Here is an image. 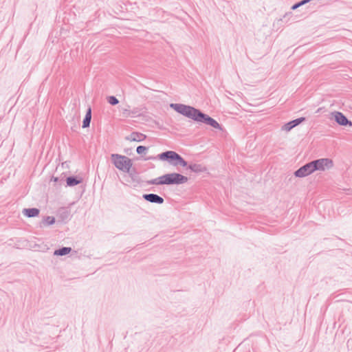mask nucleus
<instances>
[{
    "instance_id": "obj_1",
    "label": "nucleus",
    "mask_w": 352,
    "mask_h": 352,
    "mask_svg": "<svg viewBox=\"0 0 352 352\" xmlns=\"http://www.w3.org/2000/svg\"><path fill=\"white\" fill-rule=\"evenodd\" d=\"M170 107L195 121L205 122L215 129L220 128V125L216 120L193 107L181 104H171Z\"/></svg>"
},
{
    "instance_id": "obj_2",
    "label": "nucleus",
    "mask_w": 352,
    "mask_h": 352,
    "mask_svg": "<svg viewBox=\"0 0 352 352\" xmlns=\"http://www.w3.org/2000/svg\"><path fill=\"white\" fill-rule=\"evenodd\" d=\"M188 181L187 177L179 173H173L164 175L157 178L153 184L157 185H171V184H182Z\"/></svg>"
},
{
    "instance_id": "obj_3",
    "label": "nucleus",
    "mask_w": 352,
    "mask_h": 352,
    "mask_svg": "<svg viewBox=\"0 0 352 352\" xmlns=\"http://www.w3.org/2000/svg\"><path fill=\"white\" fill-rule=\"evenodd\" d=\"M111 159L113 164L118 169L125 173L130 171L133 163L131 160L128 157L119 154H112Z\"/></svg>"
},
{
    "instance_id": "obj_4",
    "label": "nucleus",
    "mask_w": 352,
    "mask_h": 352,
    "mask_svg": "<svg viewBox=\"0 0 352 352\" xmlns=\"http://www.w3.org/2000/svg\"><path fill=\"white\" fill-rule=\"evenodd\" d=\"M159 158L161 160H168L173 166H182L187 165L186 162L177 153L174 151H166L159 155Z\"/></svg>"
},
{
    "instance_id": "obj_5",
    "label": "nucleus",
    "mask_w": 352,
    "mask_h": 352,
    "mask_svg": "<svg viewBox=\"0 0 352 352\" xmlns=\"http://www.w3.org/2000/svg\"><path fill=\"white\" fill-rule=\"evenodd\" d=\"M315 171V166L314 165V163L312 162L304 165L301 168H300L298 170H297L294 175L296 177H304L307 175H309Z\"/></svg>"
},
{
    "instance_id": "obj_6",
    "label": "nucleus",
    "mask_w": 352,
    "mask_h": 352,
    "mask_svg": "<svg viewBox=\"0 0 352 352\" xmlns=\"http://www.w3.org/2000/svg\"><path fill=\"white\" fill-rule=\"evenodd\" d=\"M315 166V170H324L331 168L333 166V162L331 160L327 158H322L312 161Z\"/></svg>"
},
{
    "instance_id": "obj_7",
    "label": "nucleus",
    "mask_w": 352,
    "mask_h": 352,
    "mask_svg": "<svg viewBox=\"0 0 352 352\" xmlns=\"http://www.w3.org/2000/svg\"><path fill=\"white\" fill-rule=\"evenodd\" d=\"M331 116L340 126H352V122L349 120L340 111H333L331 113Z\"/></svg>"
},
{
    "instance_id": "obj_8",
    "label": "nucleus",
    "mask_w": 352,
    "mask_h": 352,
    "mask_svg": "<svg viewBox=\"0 0 352 352\" xmlns=\"http://www.w3.org/2000/svg\"><path fill=\"white\" fill-rule=\"evenodd\" d=\"M146 135L138 133V132H133L131 133L127 137V140L130 142H142L146 139Z\"/></svg>"
},
{
    "instance_id": "obj_9",
    "label": "nucleus",
    "mask_w": 352,
    "mask_h": 352,
    "mask_svg": "<svg viewBox=\"0 0 352 352\" xmlns=\"http://www.w3.org/2000/svg\"><path fill=\"white\" fill-rule=\"evenodd\" d=\"M304 120H305V118H298L296 120H292V121L285 124L283 126V130H284L285 131H289L292 128H294V126L298 125L299 124H300Z\"/></svg>"
},
{
    "instance_id": "obj_10",
    "label": "nucleus",
    "mask_w": 352,
    "mask_h": 352,
    "mask_svg": "<svg viewBox=\"0 0 352 352\" xmlns=\"http://www.w3.org/2000/svg\"><path fill=\"white\" fill-rule=\"evenodd\" d=\"M144 198L153 203L162 204L164 201V199L161 197L155 194L144 195Z\"/></svg>"
},
{
    "instance_id": "obj_11",
    "label": "nucleus",
    "mask_w": 352,
    "mask_h": 352,
    "mask_svg": "<svg viewBox=\"0 0 352 352\" xmlns=\"http://www.w3.org/2000/svg\"><path fill=\"white\" fill-rule=\"evenodd\" d=\"M91 119V110L89 108L82 122V127L87 128L89 126Z\"/></svg>"
},
{
    "instance_id": "obj_12",
    "label": "nucleus",
    "mask_w": 352,
    "mask_h": 352,
    "mask_svg": "<svg viewBox=\"0 0 352 352\" xmlns=\"http://www.w3.org/2000/svg\"><path fill=\"white\" fill-rule=\"evenodd\" d=\"M23 213L29 217H36L38 214L39 210L36 208L25 209Z\"/></svg>"
},
{
    "instance_id": "obj_13",
    "label": "nucleus",
    "mask_w": 352,
    "mask_h": 352,
    "mask_svg": "<svg viewBox=\"0 0 352 352\" xmlns=\"http://www.w3.org/2000/svg\"><path fill=\"white\" fill-rule=\"evenodd\" d=\"M66 181H67V186H76V185H78V184H80L82 182V179H78L77 178L69 177L67 178Z\"/></svg>"
},
{
    "instance_id": "obj_14",
    "label": "nucleus",
    "mask_w": 352,
    "mask_h": 352,
    "mask_svg": "<svg viewBox=\"0 0 352 352\" xmlns=\"http://www.w3.org/2000/svg\"><path fill=\"white\" fill-rule=\"evenodd\" d=\"M71 250H72L70 248H63L61 249L56 250L54 252V254L58 256H63L70 253Z\"/></svg>"
},
{
    "instance_id": "obj_15",
    "label": "nucleus",
    "mask_w": 352,
    "mask_h": 352,
    "mask_svg": "<svg viewBox=\"0 0 352 352\" xmlns=\"http://www.w3.org/2000/svg\"><path fill=\"white\" fill-rule=\"evenodd\" d=\"M107 101L111 105H116L118 103V100L115 96H109L107 98Z\"/></svg>"
},
{
    "instance_id": "obj_16",
    "label": "nucleus",
    "mask_w": 352,
    "mask_h": 352,
    "mask_svg": "<svg viewBox=\"0 0 352 352\" xmlns=\"http://www.w3.org/2000/svg\"><path fill=\"white\" fill-rule=\"evenodd\" d=\"M136 151L138 154H144L147 151V148L144 146H139L137 147Z\"/></svg>"
},
{
    "instance_id": "obj_17",
    "label": "nucleus",
    "mask_w": 352,
    "mask_h": 352,
    "mask_svg": "<svg viewBox=\"0 0 352 352\" xmlns=\"http://www.w3.org/2000/svg\"><path fill=\"white\" fill-rule=\"evenodd\" d=\"M55 222V219L53 217H47L45 219V225H52Z\"/></svg>"
},
{
    "instance_id": "obj_18",
    "label": "nucleus",
    "mask_w": 352,
    "mask_h": 352,
    "mask_svg": "<svg viewBox=\"0 0 352 352\" xmlns=\"http://www.w3.org/2000/svg\"><path fill=\"white\" fill-rule=\"evenodd\" d=\"M309 1V0H303V1H301L300 3H297V4L294 5V6H293L292 9H296V8H297L298 7H299L300 6H301V5H302V4H304V3H307V2H308Z\"/></svg>"
},
{
    "instance_id": "obj_19",
    "label": "nucleus",
    "mask_w": 352,
    "mask_h": 352,
    "mask_svg": "<svg viewBox=\"0 0 352 352\" xmlns=\"http://www.w3.org/2000/svg\"><path fill=\"white\" fill-rule=\"evenodd\" d=\"M189 168L191 170H194V171H198V170L199 171V170H201L200 168H198L199 166H197V165H191V166H189Z\"/></svg>"
},
{
    "instance_id": "obj_20",
    "label": "nucleus",
    "mask_w": 352,
    "mask_h": 352,
    "mask_svg": "<svg viewBox=\"0 0 352 352\" xmlns=\"http://www.w3.org/2000/svg\"><path fill=\"white\" fill-rule=\"evenodd\" d=\"M53 181H54V182H56L58 181V178H57V177H54V178H53Z\"/></svg>"
}]
</instances>
